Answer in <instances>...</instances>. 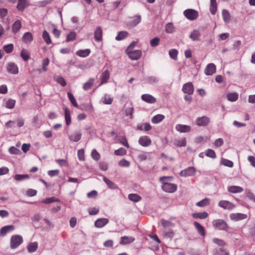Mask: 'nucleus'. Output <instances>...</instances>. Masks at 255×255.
Returning <instances> with one entry per match:
<instances>
[{"mask_svg":"<svg viewBox=\"0 0 255 255\" xmlns=\"http://www.w3.org/2000/svg\"><path fill=\"white\" fill-rule=\"evenodd\" d=\"M64 116L66 125L69 126L71 123L70 111L67 107L64 108Z\"/></svg>","mask_w":255,"mask_h":255,"instance_id":"24","label":"nucleus"},{"mask_svg":"<svg viewBox=\"0 0 255 255\" xmlns=\"http://www.w3.org/2000/svg\"><path fill=\"white\" fill-rule=\"evenodd\" d=\"M164 116L161 114H158L154 116L151 119V122L153 124H157L163 120L164 119Z\"/></svg>","mask_w":255,"mask_h":255,"instance_id":"35","label":"nucleus"},{"mask_svg":"<svg viewBox=\"0 0 255 255\" xmlns=\"http://www.w3.org/2000/svg\"><path fill=\"white\" fill-rule=\"evenodd\" d=\"M14 229V227L13 225H8L3 227L0 231L1 236H4L7 233L13 231Z\"/></svg>","mask_w":255,"mask_h":255,"instance_id":"21","label":"nucleus"},{"mask_svg":"<svg viewBox=\"0 0 255 255\" xmlns=\"http://www.w3.org/2000/svg\"><path fill=\"white\" fill-rule=\"evenodd\" d=\"M169 54L172 59L176 60L177 58L178 51L175 49H172L169 50Z\"/></svg>","mask_w":255,"mask_h":255,"instance_id":"57","label":"nucleus"},{"mask_svg":"<svg viewBox=\"0 0 255 255\" xmlns=\"http://www.w3.org/2000/svg\"><path fill=\"white\" fill-rule=\"evenodd\" d=\"M138 143L142 146L147 147L151 144V140L148 136H142L139 137Z\"/></svg>","mask_w":255,"mask_h":255,"instance_id":"10","label":"nucleus"},{"mask_svg":"<svg viewBox=\"0 0 255 255\" xmlns=\"http://www.w3.org/2000/svg\"><path fill=\"white\" fill-rule=\"evenodd\" d=\"M200 36L201 33L200 31L198 30H194L191 32L189 37L193 41H198L199 40Z\"/></svg>","mask_w":255,"mask_h":255,"instance_id":"28","label":"nucleus"},{"mask_svg":"<svg viewBox=\"0 0 255 255\" xmlns=\"http://www.w3.org/2000/svg\"><path fill=\"white\" fill-rule=\"evenodd\" d=\"M55 80L59 83L61 86L65 87L66 85V82L63 77L57 76L55 77Z\"/></svg>","mask_w":255,"mask_h":255,"instance_id":"53","label":"nucleus"},{"mask_svg":"<svg viewBox=\"0 0 255 255\" xmlns=\"http://www.w3.org/2000/svg\"><path fill=\"white\" fill-rule=\"evenodd\" d=\"M8 151L10 154L15 155L18 154L20 152V150L14 146H11L9 148Z\"/></svg>","mask_w":255,"mask_h":255,"instance_id":"63","label":"nucleus"},{"mask_svg":"<svg viewBox=\"0 0 255 255\" xmlns=\"http://www.w3.org/2000/svg\"><path fill=\"white\" fill-rule=\"evenodd\" d=\"M227 99L231 102H235L236 101L239 97L238 94L237 93H230L227 94Z\"/></svg>","mask_w":255,"mask_h":255,"instance_id":"36","label":"nucleus"},{"mask_svg":"<svg viewBox=\"0 0 255 255\" xmlns=\"http://www.w3.org/2000/svg\"><path fill=\"white\" fill-rule=\"evenodd\" d=\"M205 154L207 156L212 158H215L216 157V155L215 151L211 149H208L206 150L205 151Z\"/></svg>","mask_w":255,"mask_h":255,"instance_id":"55","label":"nucleus"},{"mask_svg":"<svg viewBox=\"0 0 255 255\" xmlns=\"http://www.w3.org/2000/svg\"><path fill=\"white\" fill-rule=\"evenodd\" d=\"M109 222V220L107 218H100L95 222V226L97 228H102Z\"/></svg>","mask_w":255,"mask_h":255,"instance_id":"18","label":"nucleus"},{"mask_svg":"<svg viewBox=\"0 0 255 255\" xmlns=\"http://www.w3.org/2000/svg\"><path fill=\"white\" fill-rule=\"evenodd\" d=\"M110 72L108 70H106L102 74L101 77V83L100 85L107 82L110 78Z\"/></svg>","mask_w":255,"mask_h":255,"instance_id":"30","label":"nucleus"},{"mask_svg":"<svg viewBox=\"0 0 255 255\" xmlns=\"http://www.w3.org/2000/svg\"><path fill=\"white\" fill-rule=\"evenodd\" d=\"M175 129L179 132L186 133L190 131L191 128L188 125L177 124L175 126Z\"/></svg>","mask_w":255,"mask_h":255,"instance_id":"12","label":"nucleus"},{"mask_svg":"<svg viewBox=\"0 0 255 255\" xmlns=\"http://www.w3.org/2000/svg\"><path fill=\"white\" fill-rule=\"evenodd\" d=\"M147 82L149 84H153L157 83L158 79L156 77L150 76L147 78Z\"/></svg>","mask_w":255,"mask_h":255,"instance_id":"62","label":"nucleus"},{"mask_svg":"<svg viewBox=\"0 0 255 255\" xmlns=\"http://www.w3.org/2000/svg\"><path fill=\"white\" fill-rule=\"evenodd\" d=\"M244 189L242 187L238 186H231L228 188L229 192L233 193H241Z\"/></svg>","mask_w":255,"mask_h":255,"instance_id":"32","label":"nucleus"},{"mask_svg":"<svg viewBox=\"0 0 255 255\" xmlns=\"http://www.w3.org/2000/svg\"><path fill=\"white\" fill-rule=\"evenodd\" d=\"M210 119L206 116L198 118L196 120V124L198 126H206L208 125Z\"/></svg>","mask_w":255,"mask_h":255,"instance_id":"11","label":"nucleus"},{"mask_svg":"<svg viewBox=\"0 0 255 255\" xmlns=\"http://www.w3.org/2000/svg\"><path fill=\"white\" fill-rule=\"evenodd\" d=\"M170 178L168 176H162L160 177L159 181L162 183V189L167 193H174L177 189V185L166 181V179Z\"/></svg>","mask_w":255,"mask_h":255,"instance_id":"1","label":"nucleus"},{"mask_svg":"<svg viewBox=\"0 0 255 255\" xmlns=\"http://www.w3.org/2000/svg\"><path fill=\"white\" fill-rule=\"evenodd\" d=\"M67 95H68V98H69L70 101L71 102V103H72V104L74 107H75L76 108H78L79 106H78L73 95L71 92H69L67 93Z\"/></svg>","mask_w":255,"mask_h":255,"instance_id":"46","label":"nucleus"},{"mask_svg":"<svg viewBox=\"0 0 255 255\" xmlns=\"http://www.w3.org/2000/svg\"><path fill=\"white\" fill-rule=\"evenodd\" d=\"M91 53V50L90 49H86L84 50H78L76 54L81 57H86L89 55Z\"/></svg>","mask_w":255,"mask_h":255,"instance_id":"27","label":"nucleus"},{"mask_svg":"<svg viewBox=\"0 0 255 255\" xmlns=\"http://www.w3.org/2000/svg\"><path fill=\"white\" fill-rule=\"evenodd\" d=\"M21 27V23L19 20L15 21L12 26V31L14 33H17Z\"/></svg>","mask_w":255,"mask_h":255,"instance_id":"33","label":"nucleus"},{"mask_svg":"<svg viewBox=\"0 0 255 255\" xmlns=\"http://www.w3.org/2000/svg\"><path fill=\"white\" fill-rule=\"evenodd\" d=\"M129 200L134 202H137L141 200V197L137 194H129L128 196Z\"/></svg>","mask_w":255,"mask_h":255,"instance_id":"41","label":"nucleus"},{"mask_svg":"<svg viewBox=\"0 0 255 255\" xmlns=\"http://www.w3.org/2000/svg\"><path fill=\"white\" fill-rule=\"evenodd\" d=\"M118 164L122 167H128L130 165V162L125 159H123L119 161Z\"/></svg>","mask_w":255,"mask_h":255,"instance_id":"58","label":"nucleus"},{"mask_svg":"<svg viewBox=\"0 0 255 255\" xmlns=\"http://www.w3.org/2000/svg\"><path fill=\"white\" fill-rule=\"evenodd\" d=\"M213 226L220 230H227L228 226L226 222L222 219L214 220L212 222Z\"/></svg>","mask_w":255,"mask_h":255,"instance_id":"4","label":"nucleus"},{"mask_svg":"<svg viewBox=\"0 0 255 255\" xmlns=\"http://www.w3.org/2000/svg\"><path fill=\"white\" fill-rule=\"evenodd\" d=\"M20 56L24 61H28L29 59V53L25 49H22L20 52Z\"/></svg>","mask_w":255,"mask_h":255,"instance_id":"50","label":"nucleus"},{"mask_svg":"<svg viewBox=\"0 0 255 255\" xmlns=\"http://www.w3.org/2000/svg\"><path fill=\"white\" fill-rule=\"evenodd\" d=\"M222 14L224 21L226 23H228L231 20V15L228 10L223 9L222 12Z\"/></svg>","mask_w":255,"mask_h":255,"instance_id":"29","label":"nucleus"},{"mask_svg":"<svg viewBox=\"0 0 255 255\" xmlns=\"http://www.w3.org/2000/svg\"><path fill=\"white\" fill-rule=\"evenodd\" d=\"M217 10L216 0H210V11L212 14H215Z\"/></svg>","mask_w":255,"mask_h":255,"instance_id":"31","label":"nucleus"},{"mask_svg":"<svg viewBox=\"0 0 255 255\" xmlns=\"http://www.w3.org/2000/svg\"><path fill=\"white\" fill-rule=\"evenodd\" d=\"M103 31L101 27L96 28L94 32V39L97 42H100L102 40Z\"/></svg>","mask_w":255,"mask_h":255,"instance_id":"16","label":"nucleus"},{"mask_svg":"<svg viewBox=\"0 0 255 255\" xmlns=\"http://www.w3.org/2000/svg\"><path fill=\"white\" fill-rule=\"evenodd\" d=\"M183 14L187 19L191 21L196 19L199 16L198 12L191 8L185 10L183 11Z\"/></svg>","mask_w":255,"mask_h":255,"instance_id":"3","label":"nucleus"},{"mask_svg":"<svg viewBox=\"0 0 255 255\" xmlns=\"http://www.w3.org/2000/svg\"><path fill=\"white\" fill-rule=\"evenodd\" d=\"M125 112L126 116H129L130 119L133 118L132 114L133 112V109L132 107H126L125 108Z\"/></svg>","mask_w":255,"mask_h":255,"instance_id":"51","label":"nucleus"},{"mask_svg":"<svg viewBox=\"0 0 255 255\" xmlns=\"http://www.w3.org/2000/svg\"><path fill=\"white\" fill-rule=\"evenodd\" d=\"M5 105L6 108L12 109L15 106V100L11 99H8L5 101Z\"/></svg>","mask_w":255,"mask_h":255,"instance_id":"40","label":"nucleus"},{"mask_svg":"<svg viewBox=\"0 0 255 255\" xmlns=\"http://www.w3.org/2000/svg\"><path fill=\"white\" fill-rule=\"evenodd\" d=\"M194 86L191 82L184 84L182 87V91L189 95H192L194 92Z\"/></svg>","mask_w":255,"mask_h":255,"instance_id":"7","label":"nucleus"},{"mask_svg":"<svg viewBox=\"0 0 255 255\" xmlns=\"http://www.w3.org/2000/svg\"><path fill=\"white\" fill-rule=\"evenodd\" d=\"M22 40L25 43H29L33 40V36L29 32H25L22 37Z\"/></svg>","mask_w":255,"mask_h":255,"instance_id":"22","label":"nucleus"},{"mask_svg":"<svg viewBox=\"0 0 255 255\" xmlns=\"http://www.w3.org/2000/svg\"><path fill=\"white\" fill-rule=\"evenodd\" d=\"M76 37V33L74 31L70 32L66 37V42L73 41L75 40Z\"/></svg>","mask_w":255,"mask_h":255,"instance_id":"47","label":"nucleus"},{"mask_svg":"<svg viewBox=\"0 0 255 255\" xmlns=\"http://www.w3.org/2000/svg\"><path fill=\"white\" fill-rule=\"evenodd\" d=\"M128 32L125 31H122L118 33L117 36L116 37L117 40H122L126 38L128 36Z\"/></svg>","mask_w":255,"mask_h":255,"instance_id":"42","label":"nucleus"},{"mask_svg":"<svg viewBox=\"0 0 255 255\" xmlns=\"http://www.w3.org/2000/svg\"><path fill=\"white\" fill-rule=\"evenodd\" d=\"M37 191L33 189H29L26 191V195L28 197H33L36 195Z\"/></svg>","mask_w":255,"mask_h":255,"instance_id":"64","label":"nucleus"},{"mask_svg":"<svg viewBox=\"0 0 255 255\" xmlns=\"http://www.w3.org/2000/svg\"><path fill=\"white\" fill-rule=\"evenodd\" d=\"M192 216L194 219H204L208 216V214L206 212L194 213Z\"/></svg>","mask_w":255,"mask_h":255,"instance_id":"26","label":"nucleus"},{"mask_svg":"<svg viewBox=\"0 0 255 255\" xmlns=\"http://www.w3.org/2000/svg\"><path fill=\"white\" fill-rule=\"evenodd\" d=\"M42 38L47 44L51 43V40L49 33L46 30H44L42 33Z\"/></svg>","mask_w":255,"mask_h":255,"instance_id":"44","label":"nucleus"},{"mask_svg":"<svg viewBox=\"0 0 255 255\" xmlns=\"http://www.w3.org/2000/svg\"><path fill=\"white\" fill-rule=\"evenodd\" d=\"M221 163L225 166L229 167H232L234 165V163L232 161L225 158H222Z\"/></svg>","mask_w":255,"mask_h":255,"instance_id":"56","label":"nucleus"},{"mask_svg":"<svg viewBox=\"0 0 255 255\" xmlns=\"http://www.w3.org/2000/svg\"><path fill=\"white\" fill-rule=\"evenodd\" d=\"M115 154L118 156H123L127 154V150L123 148H120L119 149L115 151Z\"/></svg>","mask_w":255,"mask_h":255,"instance_id":"54","label":"nucleus"},{"mask_svg":"<svg viewBox=\"0 0 255 255\" xmlns=\"http://www.w3.org/2000/svg\"><path fill=\"white\" fill-rule=\"evenodd\" d=\"M128 57L132 60H137L139 59L141 56V51L140 50H129L126 51Z\"/></svg>","mask_w":255,"mask_h":255,"instance_id":"6","label":"nucleus"},{"mask_svg":"<svg viewBox=\"0 0 255 255\" xmlns=\"http://www.w3.org/2000/svg\"><path fill=\"white\" fill-rule=\"evenodd\" d=\"M95 82V79L94 78H90L89 80L84 83L83 86V89L85 91H87L89 90L92 86H93L94 83Z\"/></svg>","mask_w":255,"mask_h":255,"instance_id":"38","label":"nucleus"},{"mask_svg":"<svg viewBox=\"0 0 255 255\" xmlns=\"http://www.w3.org/2000/svg\"><path fill=\"white\" fill-rule=\"evenodd\" d=\"M129 21V24L131 26H135L138 24L141 21V17L140 15H135L131 17Z\"/></svg>","mask_w":255,"mask_h":255,"instance_id":"23","label":"nucleus"},{"mask_svg":"<svg viewBox=\"0 0 255 255\" xmlns=\"http://www.w3.org/2000/svg\"><path fill=\"white\" fill-rule=\"evenodd\" d=\"M38 248V243L36 242L30 243L27 246L28 252L30 253L35 252Z\"/></svg>","mask_w":255,"mask_h":255,"instance_id":"34","label":"nucleus"},{"mask_svg":"<svg viewBox=\"0 0 255 255\" xmlns=\"http://www.w3.org/2000/svg\"><path fill=\"white\" fill-rule=\"evenodd\" d=\"M216 66L213 63L208 64L205 69V74L206 75H212L216 72Z\"/></svg>","mask_w":255,"mask_h":255,"instance_id":"15","label":"nucleus"},{"mask_svg":"<svg viewBox=\"0 0 255 255\" xmlns=\"http://www.w3.org/2000/svg\"><path fill=\"white\" fill-rule=\"evenodd\" d=\"M13 49V45L12 44H9L3 46V50L7 53H11Z\"/></svg>","mask_w":255,"mask_h":255,"instance_id":"61","label":"nucleus"},{"mask_svg":"<svg viewBox=\"0 0 255 255\" xmlns=\"http://www.w3.org/2000/svg\"><path fill=\"white\" fill-rule=\"evenodd\" d=\"M91 156L93 159L97 161L100 158V154L97 152L96 149H93L91 152Z\"/></svg>","mask_w":255,"mask_h":255,"instance_id":"59","label":"nucleus"},{"mask_svg":"<svg viewBox=\"0 0 255 255\" xmlns=\"http://www.w3.org/2000/svg\"><path fill=\"white\" fill-rule=\"evenodd\" d=\"M13 178L15 180L20 181L29 179V176L27 174H16L13 176Z\"/></svg>","mask_w":255,"mask_h":255,"instance_id":"43","label":"nucleus"},{"mask_svg":"<svg viewBox=\"0 0 255 255\" xmlns=\"http://www.w3.org/2000/svg\"><path fill=\"white\" fill-rule=\"evenodd\" d=\"M103 102L105 104H111L113 102V99L109 95H105L103 98Z\"/></svg>","mask_w":255,"mask_h":255,"instance_id":"52","label":"nucleus"},{"mask_svg":"<svg viewBox=\"0 0 255 255\" xmlns=\"http://www.w3.org/2000/svg\"><path fill=\"white\" fill-rule=\"evenodd\" d=\"M194 226L195 227L198 234H199L202 237H205L206 235L205 230L204 227L202 226L200 223L194 222Z\"/></svg>","mask_w":255,"mask_h":255,"instance_id":"19","label":"nucleus"},{"mask_svg":"<svg viewBox=\"0 0 255 255\" xmlns=\"http://www.w3.org/2000/svg\"><path fill=\"white\" fill-rule=\"evenodd\" d=\"M175 31V27L172 23H168L165 25V31L167 33H172Z\"/></svg>","mask_w":255,"mask_h":255,"instance_id":"48","label":"nucleus"},{"mask_svg":"<svg viewBox=\"0 0 255 255\" xmlns=\"http://www.w3.org/2000/svg\"><path fill=\"white\" fill-rule=\"evenodd\" d=\"M174 144L178 147L185 146L186 145V138H184L181 139L175 140Z\"/></svg>","mask_w":255,"mask_h":255,"instance_id":"49","label":"nucleus"},{"mask_svg":"<svg viewBox=\"0 0 255 255\" xmlns=\"http://www.w3.org/2000/svg\"><path fill=\"white\" fill-rule=\"evenodd\" d=\"M103 180L110 188L114 189L118 188L117 186L113 182L106 178L105 176L103 177Z\"/></svg>","mask_w":255,"mask_h":255,"instance_id":"39","label":"nucleus"},{"mask_svg":"<svg viewBox=\"0 0 255 255\" xmlns=\"http://www.w3.org/2000/svg\"><path fill=\"white\" fill-rule=\"evenodd\" d=\"M196 172V169L194 167L191 166L182 170L180 172L179 174L182 177H188L194 176Z\"/></svg>","mask_w":255,"mask_h":255,"instance_id":"5","label":"nucleus"},{"mask_svg":"<svg viewBox=\"0 0 255 255\" xmlns=\"http://www.w3.org/2000/svg\"><path fill=\"white\" fill-rule=\"evenodd\" d=\"M134 238L132 237L124 236L121 238L120 244L121 245H127L133 242Z\"/></svg>","mask_w":255,"mask_h":255,"instance_id":"25","label":"nucleus"},{"mask_svg":"<svg viewBox=\"0 0 255 255\" xmlns=\"http://www.w3.org/2000/svg\"><path fill=\"white\" fill-rule=\"evenodd\" d=\"M141 99L144 102L149 104H153L156 102L155 98L152 95L147 94H143L141 97Z\"/></svg>","mask_w":255,"mask_h":255,"instance_id":"13","label":"nucleus"},{"mask_svg":"<svg viewBox=\"0 0 255 255\" xmlns=\"http://www.w3.org/2000/svg\"><path fill=\"white\" fill-rule=\"evenodd\" d=\"M28 5L29 2L27 0H18L17 8L18 10L23 11Z\"/></svg>","mask_w":255,"mask_h":255,"instance_id":"20","label":"nucleus"},{"mask_svg":"<svg viewBox=\"0 0 255 255\" xmlns=\"http://www.w3.org/2000/svg\"><path fill=\"white\" fill-rule=\"evenodd\" d=\"M210 200L209 198H205L201 201L196 203V205L199 207H204L209 205Z\"/></svg>","mask_w":255,"mask_h":255,"instance_id":"37","label":"nucleus"},{"mask_svg":"<svg viewBox=\"0 0 255 255\" xmlns=\"http://www.w3.org/2000/svg\"><path fill=\"white\" fill-rule=\"evenodd\" d=\"M218 206L224 209L232 210L235 207V205L231 202L226 200H221L218 203Z\"/></svg>","mask_w":255,"mask_h":255,"instance_id":"8","label":"nucleus"},{"mask_svg":"<svg viewBox=\"0 0 255 255\" xmlns=\"http://www.w3.org/2000/svg\"><path fill=\"white\" fill-rule=\"evenodd\" d=\"M82 133L80 131H75L69 136V138L72 142H77L81 138Z\"/></svg>","mask_w":255,"mask_h":255,"instance_id":"17","label":"nucleus"},{"mask_svg":"<svg viewBox=\"0 0 255 255\" xmlns=\"http://www.w3.org/2000/svg\"><path fill=\"white\" fill-rule=\"evenodd\" d=\"M159 41H160V39L157 37H155L154 38L150 40V45L152 47L157 46L159 44Z\"/></svg>","mask_w":255,"mask_h":255,"instance_id":"60","label":"nucleus"},{"mask_svg":"<svg viewBox=\"0 0 255 255\" xmlns=\"http://www.w3.org/2000/svg\"><path fill=\"white\" fill-rule=\"evenodd\" d=\"M230 218L232 220L238 221L246 219L247 218V215L246 214L240 213H232L230 215Z\"/></svg>","mask_w":255,"mask_h":255,"instance_id":"9","label":"nucleus"},{"mask_svg":"<svg viewBox=\"0 0 255 255\" xmlns=\"http://www.w3.org/2000/svg\"><path fill=\"white\" fill-rule=\"evenodd\" d=\"M7 71L12 74H16L18 73V68L17 66L13 62H10L7 66Z\"/></svg>","mask_w":255,"mask_h":255,"instance_id":"14","label":"nucleus"},{"mask_svg":"<svg viewBox=\"0 0 255 255\" xmlns=\"http://www.w3.org/2000/svg\"><path fill=\"white\" fill-rule=\"evenodd\" d=\"M23 242V238L20 235H13L10 238V247L11 249H15L19 246Z\"/></svg>","mask_w":255,"mask_h":255,"instance_id":"2","label":"nucleus"},{"mask_svg":"<svg viewBox=\"0 0 255 255\" xmlns=\"http://www.w3.org/2000/svg\"><path fill=\"white\" fill-rule=\"evenodd\" d=\"M160 222L163 228H171L173 227L174 226L173 223L163 219H161Z\"/></svg>","mask_w":255,"mask_h":255,"instance_id":"45","label":"nucleus"}]
</instances>
